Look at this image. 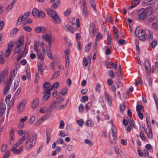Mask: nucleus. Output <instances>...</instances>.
<instances>
[{"instance_id": "1", "label": "nucleus", "mask_w": 158, "mask_h": 158, "mask_svg": "<svg viewBox=\"0 0 158 158\" xmlns=\"http://www.w3.org/2000/svg\"><path fill=\"white\" fill-rule=\"evenodd\" d=\"M59 83L58 82H56L54 83L51 86V88L50 89H44L43 91V93H47V96L46 98H45V97L46 95H45L44 96L43 98V100L44 101H45L48 100L50 97L51 95V93L50 92V91L52 90L53 89H56L58 87H59Z\"/></svg>"}, {"instance_id": "2", "label": "nucleus", "mask_w": 158, "mask_h": 158, "mask_svg": "<svg viewBox=\"0 0 158 158\" xmlns=\"http://www.w3.org/2000/svg\"><path fill=\"white\" fill-rule=\"evenodd\" d=\"M36 135L35 134H33L31 137L29 136V138L26 140L25 142V144H27L29 143H30L29 145L26 147V148L27 150L31 148L36 143Z\"/></svg>"}, {"instance_id": "3", "label": "nucleus", "mask_w": 158, "mask_h": 158, "mask_svg": "<svg viewBox=\"0 0 158 158\" xmlns=\"http://www.w3.org/2000/svg\"><path fill=\"white\" fill-rule=\"evenodd\" d=\"M138 15V18L139 19L141 20H144L146 19L148 16L147 15V12L143 8L137 11Z\"/></svg>"}, {"instance_id": "4", "label": "nucleus", "mask_w": 158, "mask_h": 158, "mask_svg": "<svg viewBox=\"0 0 158 158\" xmlns=\"http://www.w3.org/2000/svg\"><path fill=\"white\" fill-rule=\"evenodd\" d=\"M112 135H110L109 139L110 142L114 144L116 143V140L117 139V136L116 135V130L114 127L112 128Z\"/></svg>"}, {"instance_id": "5", "label": "nucleus", "mask_w": 158, "mask_h": 158, "mask_svg": "<svg viewBox=\"0 0 158 158\" xmlns=\"http://www.w3.org/2000/svg\"><path fill=\"white\" fill-rule=\"evenodd\" d=\"M57 104V101H53L51 103H50L49 107L48 108H47L46 109V112L48 113H50L52 111H53L56 108Z\"/></svg>"}, {"instance_id": "6", "label": "nucleus", "mask_w": 158, "mask_h": 158, "mask_svg": "<svg viewBox=\"0 0 158 158\" xmlns=\"http://www.w3.org/2000/svg\"><path fill=\"white\" fill-rule=\"evenodd\" d=\"M72 25L70 26V27L72 29V31H73H73H75V29L76 28V27H77V30L80 31V22L79 19L78 18H77L76 19V25L74 23H71Z\"/></svg>"}, {"instance_id": "7", "label": "nucleus", "mask_w": 158, "mask_h": 158, "mask_svg": "<svg viewBox=\"0 0 158 158\" xmlns=\"http://www.w3.org/2000/svg\"><path fill=\"white\" fill-rule=\"evenodd\" d=\"M14 46V44L12 42H10L8 45V48L5 51L4 54L5 57L8 56L10 53L11 49Z\"/></svg>"}, {"instance_id": "8", "label": "nucleus", "mask_w": 158, "mask_h": 158, "mask_svg": "<svg viewBox=\"0 0 158 158\" xmlns=\"http://www.w3.org/2000/svg\"><path fill=\"white\" fill-rule=\"evenodd\" d=\"M26 101L24 99L17 106L18 110L19 112H21L23 110L24 108Z\"/></svg>"}, {"instance_id": "9", "label": "nucleus", "mask_w": 158, "mask_h": 158, "mask_svg": "<svg viewBox=\"0 0 158 158\" xmlns=\"http://www.w3.org/2000/svg\"><path fill=\"white\" fill-rule=\"evenodd\" d=\"M11 79H9L6 83V85L4 88L3 93L4 94H6L7 92L9 90L10 87L11 86L12 82Z\"/></svg>"}, {"instance_id": "10", "label": "nucleus", "mask_w": 158, "mask_h": 158, "mask_svg": "<svg viewBox=\"0 0 158 158\" xmlns=\"http://www.w3.org/2000/svg\"><path fill=\"white\" fill-rule=\"evenodd\" d=\"M52 19L53 22L55 23L60 24L61 22V19L60 16L58 15L57 14Z\"/></svg>"}, {"instance_id": "11", "label": "nucleus", "mask_w": 158, "mask_h": 158, "mask_svg": "<svg viewBox=\"0 0 158 158\" xmlns=\"http://www.w3.org/2000/svg\"><path fill=\"white\" fill-rule=\"evenodd\" d=\"M47 14L52 18L57 14L56 12L50 9H46Z\"/></svg>"}, {"instance_id": "12", "label": "nucleus", "mask_w": 158, "mask_h": 158, "mask_svg": "<svg viewBox=\"0 0 158 158\" xmlns=\"http://www.w3.org/2000/svg\"><path fill=\"white\" fill-rule=\"evenodd\" d=\"M145 69L148 73L151 72V64L148 61H145Z\"/></svg>"}, {"instance_id": "13", "label": "nucleus", "mask_w": 158, "mask_h": 158, "mask_svg": "<svg viewBox=\"0 0 158 158\" xmlns=\"http://www.w3.org/2000/svg\"><path fill=\"white\" fill-rule=\"evenodd\" d=\"M35 31L36 33H40V32L45 33L46 32V30L42 26H39L36 27Z\"/></svg>"}, {"instance_id": "14", "label": "nucleus", "mask_w": 158, "mask_h": 158, "mask_svg": "<svg viewBox=\"0 0 158 158\" xmlns=\"http://www.w3.org/2000/svg\"><path fill=\"white\" fill-rule=\"evenodd\" d=\"M42 38L47 42H51L52 37L51 35L45 34L42 35Z\"/></svg>"}, {"instance_id": "15", "label": "nucleus", "mask_w": 158, "mask_h": 158, "mask_svg": "<svg viewBox=\"0 0 158 158\" xmlns=\"http://www.w3.org/2000/svg\"><path fill=\"white\" fill-rule=\"evenodd\" d=\"M19 44H16V46L15 47L14 51V54L19 53V52L20 51L22 48V46L20 45Z\"/></svg>"}, {"instance_id": "16", "label": "nucleus", "mask_w": 158, "mask_h": 158, "mask_svg": "<svg viewBox=\"0 0 158 158\" xmlns=\"http://www.w3.org/2000/svg\"><path fill=\"white\" fill-rule=\"evenodd\" d=\"M105 96L106 98L107 102L108 104L110 106L112 104V102L111 100L110 99L107 92H105Z\"/></svg>"}, {"instance_id": "17", "label": "nucleus", "mask_w": 158, "mask_h": 158, "mask_svg": "<svg viewBox=\"0 0 158 158\" xmlns=\"http://www.w3.org/2000/svg\"><path fill=\"white\" fill-rule=\"evenodd\" d=\"M37 55L38 58L42 62L44 61V57L43 56L41 53L40 51L37 52Z\"/></svg>"}, {"instance_id": "18", "label": "nucleus", "mask_w": 158, "mask_h": 158, "mask_svg": "<svg viewBox=\"0 0 158 158\" xmlns=\"http://www.w3.org/2000/svg\"><path fill=\"white\" fill-rule=\"evenodd\" d=\"M38 99L37 98H36L32 102V104L31 106L32 108H35L37 106L38 104Z\"/></svg>"}, {"instance_id": "19", "label": "nucleus", "mask_w": 158, "mask_h": 158, "mask_svg": "<svg viewBox=\"0 0 158 158\" xmlns=\"http://www.w3.org/2000/svg\"><path fill=\"white\" fill-rule=\"evenodd\" d=\"M133 122H133L130 121L128 122V126L127 127V131H128L130 132L132 127L133 126H134Z\"/></svg>"}, {"instance_id": "20", "label": "nucleus", "mask_w": 158, "mask_h": 158, "mask_svg": "<svg viewBox=\"0 0 158 158\" xmlns=\"http://www.w3.org/2000/svg\"><path fill=\"white\" fill-rule=\"evenodd\" d=\"M23 146H21L20 147L19 149H15L13 151H11L13 152V153L15 154H18L20 153L23 149Z\"/></svg>"}, {"instance_id": "21", "label": "nucleus", "mask_w": 158, "mask_h": 158, "mask_svg": "<svg viewBox=\"0 0 158 158\" xmlns=\"http://www.w3.org/2000/svg\"><path fill=\"white\" fill-rule=\"evenodd\" d=\"M24 40V36H21L20 37L18 40V41L17 42L16 44H19L20 45L22 46V45L23 44V42Z\"/></svg>"}, {"instance_id": "22", "label": "nucleus", "mask_w": 158, "mask_h": 158, "mask_svg": "<svg viewBox=\"0 0 158 158\" xmlns=\"http://www.w3.org/2000/svg\"><path fill=\"white\" fill-rule=\"evenodd\" d=\"M8 70L6 69L2 72L1 74H0L1 76H2V78H3V79L8 76Z\"/></svg>"}, {"instance_id": "23", "label": "nucleus", "mask_w": 158, "mask_h": 158, "mask_svg": "<svg viewBox=\"0 0 158 158\" xmlns=\"http://www.w3.org/2000/svg\"><path fill=\"white\" fill-rule=\"evenodd\" d=\"M148 34H145L144 35H142L139 37V39L142 41L148 38Z\"/></svg>"}, {"instance_id": "24", "label": "nucleus", "mask_w": 158, "mask_h": 158, "mask_svg": "<svg viewBox=\"0 0 158 158\" xmlns=\"http://www.w3.org/2000/svg\"><path fill=\"white\" fill-rule=\"evenodd\" d=\"M157 1V0H147V4L150 5L154 4Z\"/></svg>"}, {"instance_id": "25", "label": "nucleus", "mask_w": 158, "mask_h": 158, "mask_svg": "<svg viewBox=\"0 0 158 158\" xmlns=\"http://www.w3.org/2000/svg\"><path fill=\"white\" fill-rule=\"evenodd\" d=\"M46 49L47 54L48 56L50 59H52V53L50 49L48 47H47V48H46Z\"/></svg>"}, {"instance_id": "26", "label": "nucleus", "mask_w": 158, "mask_h": 158, "mask_svg": "<svg viewBox=\"0 0 158 158\" xmlns=\"http://www.w3.org/2000/svg\"><path fill=\"white\" fill-rule=\"evenodd\" d=\"M137 111L138 112H140L142 110L144 111L143 107L142 106L140 105H137L136 106Z\"/></svg>"}, {"instance_id": "27", "label": "nucleus", "mask_w": 158, "mask_h": 158, "mask_svg": "<svg viewBox=\"0 0 158 158\" xmlns=\"http://www.w3.org/2000/svg\"><path fill=\"white\" fill-rule=\"evenodd\" d=\"M90 4L95 11H96V5L94 0H90Z\"/></svg>"}, {"instance_id": "28", "label": "nucleus", "mask_w": 158, "mask_h": 158, "mask_svg": "<svg viewBox=\"0 0 158 158\" xmlns=\"http://www.w3.org/2000/svg\"><path fill=\"white\" fill-rule=\"evenodd\" d=\"M50 86L51 85L49 82H46L44 83L43 85V87L45 88V89H48L50 87Z\"/></svg>"}, {"instance_id": "29", "label": "nucleus", "mask_w": 158, "mask_h": 158, "mask_svg": "<svg viewBox=\"0 0 158 158\" xmlns=\"http://www.w3.org/2000/svg\"><path fill=\"white\" fill-rule=\"evenodd\" d=\"M147 34L148 35V38L149 41H151L153 40V33L151 32L150 31H149L148 30L147 31Z\"/></svg>"}, {"instance_id": "30", "label": "nucleus", "mask_w": 158, "mask_h": 158, "mask_svg": "<svg viewBox=\"0 0 158 158\" xmlns=\"http://www.w3.org/2000/svg\"><path fill=\"white\" fill-rule=\"evenodd\" d=\"M60 74V73L59 71H56L53 74L52 79V78L54 79L57 77Z\"/></svg>"}, {"instance_id": "31", "label": "nucleus", "mask_w": 158, "mask_h": 158, "mask_svg": "<svg viewBox=\"0 0 158 158\" xmlns=\"http://www.w3.org/2000/svg\"><path fill=\"white\" fill-rule=\"evenodd\" d=\"M157 44V42L156 39H153L152 42L150 43V45L153 48H154Z\"/></svg>"}, {"instance_id": "32", "label": "nucleus", "mask_w": 158, "mask_h": 158, "mask_svg": "<svg viewBox=\"0 0 158 158\" xmlns=\"http://www.w3.org/2000/svg\"><path fill=\"white\" fill-rule=\"evenodd\" d=\"M91 42H90L88 44L86 45L85 47V50L86 52H88L91 48Z\"/></svg>"}, {"instance_id": "33", "label": "nucleus", "mask_w": 158, "mask_h": 158, "mask_svg": "<svg viewBox=\"0 0 158 158\" xmlns=\"http://www.w3.org/2000/svg\"><path fill=\"white\" fill-rule=\"evenodd\" d=\"M40 11L37 9H34L32 12V14L33 16H36L39 14Z\"/></svg>"}, {"instance_id": "34", "label": "nucleus", "mask_w": 158, "mask_h": 158, "mask_svg": "<svg viewBox=\"0 0 158 158\" xmlns=\"http://www.w3.org/2000/svg\"><path fill=\"white\" fill-rule=\"evenodd\" d=\"M145 10H146V11L147 12L148 15V14L149 15L151 14L152 12L153 11L152 8L151 6H148L147 7L146 9Z\"/></svg>"}, {"instance_id": "35", "label": "nucleus", "mask_w": 158, "mask_h": 158, "mask_svg": "<svg viewBox=\"0 0 158 158\" xmlns=\"http://www.w3.org/2000/svg\"><path fill=\"white\" fill-rule=\"evenodd\" d=\"M68 91L67 87H64L60 91V93H61L62 95H64Z\"/></svg>"}, {"instance_id": "36", "label": "nucleus", "mask_w": 158, "mask_h": 158, "mask_svg": "<svg viewBox=\"0 0 158 158\" xmlns=\"http://www.w3.org/2000/svg\"><path fill=\"white\" fill-rule=\"evenodd\" d=\"M87 10V9L86 7H83V13L85 17L88 15Z\"/></svg>"}, {"instance_id": "37", "label": "nucleus", "mask_w": 158, "mask_h": 158, "mask_svg": "<svg viewBox=\"0 0 158 158\" xmlns=\"http://www.w3.org/2000/svg\"><path fill=\"white\" fill-rule=\"evenodd\" d=\"M152 26L154 28L158 30V19L156 20V23H152Z\"/></svg>"}, {"instance_id": "38", "label": "nucleus", "mask_w": 158, "mask_h": 158, "mask_svg": "<svg viewBox=\"0 0 158 158\" xmlns=\"http://www.w3.org/2000/svg\"><path fill=\"white\" fill-rule=\"evenodd\" d=\"M38 67L39 71H40L41 73L43 71L44 68L43 67V65L40 63L38 64Z\"/></svg>"}, {"instance_id": "39", "label": "nucleus", "mask_w": 158, "mask_h": 158, "mask_svg": "<svg viewBox=\"0 0 158 158\" xmlns=\"http://www.w3.org/2000/svg\"><path fill=\"white\" fill-rule=\"evenodd\" d=\"M26 75L28 80L29 81L31 80V74H30V69H27L26 70Z\"/></svg>"}, {"instance_id": "40", "label": "nucleus", "mask_w": 158, "mask_h": 158, "mask_svg": "<svg viewBox=\"0 0 158 158\" xmlns=\"http://www.w3.org/2000/svg\"><path fill=\"white\" fill-rule=\"evenodd\" d=\"M44 117L41 118L37 122L35 123V125L36 126H38L41 123L44 119H45V118H44Z\"/></svg>"}, {"instance_id": "41", "label": "nucleus", "mask_w": 158, "mask_h": 158, "mask_svg": "<svg viewBox=\"0 0 158 158\" xmlns=\"http://www.w3.org/2000/svg\"><path fill=\"white\" fill-rule=\"evenodd\" d=\"M144 132L143 131H141L140 132L139 135L140 138L143 140H145L146 139V137L143 135Z\"/></svg>"}, {"instance_id": "42", "label": "nucleus", "mask_w": 158, "mask_h": 158, "mask_svg": "<svg viewBox=\"0 0 158 158\" xmlns=\"http://www.w3.org/2000/svg\"><path fill=\"white\" fill-rule=\"evenodd\" d=\"M71 12V10L69 8L64 12V15L65 16H68Z\"/></svg>"}, {"instance_id": "43", "label": "nucleus", "mask_w": 158, "mask_h": 158, "mask_svg": "<svg viewBox=\"0 0 158 158\" xmlns=\"http://www.w3.org/2000/svg\"><path fill=\"white\" fill-rule=\"evenodd\" d=\"M23 28L24 30L28 32H31L32 30L31 28L29 26H24Z\"/></svg>"}, {"instance_id": "44", "label": "nucleus", "mask_w": 158, "mask_h": 158, "mask_svg": "<svg viewBox=\"0 0 158 158\" xmlns=\"http://www.w3.org/2000/svg\"><path fill=\"white\" fill-rule=\"evenodd\" d=\"M35 119V117L33 116H32L31 117L30 119L29 120V123L30 124H32L34 122Z\"/></svg>"}, {"instance_id": "45", "label": "nucleus", "mask_w": 158, "mask_h": 158, "mask_svg": "<svg viewBox=\"0 0 158 158\" xmlns=\"http://www.w3.org/2000/svg\"><path fill=\"white\" fill-rule=\"evenodd\" d=\"M7 146L5 144H3L1 147V150L2 152H5L6 150Z\"/></svg>"}, {"instance_id": "46", "label": "nucleus", "mask_w": 158, "mask_h": 158, "mask_svg": "<svg viewBox=\"0 0 158 158\" xmlns=\"http://www.w3.org/2000/svg\"><path fill=\"white\" fill-rule=\"evenodd\" d=\"M77 122L80 127H82V126L83 124V119H81L79 120H77Z\"/></svg>"}, {"instance_id": "47", "label": "nucleus", "mask_w": 158, "mask_h": 158, "mask_svg": "<svg viewBox=\"0 0 158 158\" xmlns=\"http://www.w3.org/2000/svg\"><path fill=\"white\" fill-rule=\"evenodd\" d=\"M109 77H110L114 78V74L112 70H110L108 72Z\"/></svg>"}, {"instance_id": "48", "label": "nucleus", "mask_w": 158, "mask_h": 158, "mask_svg": "<svg viewBox=\"0 0 158 158\" xmlns=\"http://www.w3.org/2000/svg\"><path fill=\"white\" fill-rule=\"evenodd\" d=\"M83 65L85 66H87L88 64L87 59L85 57H84L83 59Z\"/></svg>"}, {"instance_id": "49", "label": "nucleus", "mask_w": 158, "mask_h": 158, "mask_svg": "<svg viewBox=\"0 0 158 158\" xmlns=\"http://www.w3.org/2000/svg\"><path fill=\"white\" fill-rule=\"evenodd\" d=\"M15 71L13 70V71L11 73L10 75V79H11V81L12 80L13 78L15 77Z\"/></svg>"}, {"instance_id": "50", "label": "nucleus", "mask_w": 158, "mask_h": 158, "mask_svg": "<svg viewBox=\"0 0 158 158\" xmlns=\"http://www.w3.org/2000/svg\"><path fill=\"white\" fill-rule=\"evenodd\" d=\"M45 14L42 11H40L39 13L38 16L39 17L43 18L45 17Z\"/></svg>"}, {"instance_id": "51", "label": "nucleus", "mask_w": 158, "mask_h": 158, "mask_svg": "<svg viewBox=\"0 0 158 158\" xmlns=\"http://www.w3.org/2000/svg\"><path fill=\"white\" fill-rule=\"evenodd\" d=\"M0 109H6V106L4 102H1L0 104Z\"/></svg>"}, {"instance_id": "52", "label": "nucleus", "mask_w": 158, "mask_h": 158, "mask_svg": "<svg viewBox=\"0 0 158 158\" xmlns=\"http://www.w3.org/2000/svg\"><path fill=\"white\" fill-rule=\"evenodd\" d=\"M30 15V12H28L24 14H23L22 16L23 17L24 19H27V17L29 16V15Z\"/></svg>"}, {"instance_id": "53", "label": "nucleus", "mask_w": 158, "mask_h": 158, "mask_svg": "<svg viewBox=\"0 0 158 158\" xmlns=\"http://www.w3.org/2000/svg\"><path fill=\"white\" fill-rule=\"evenodd\" d=\"M64 123L63 121L61 120L60 122L59 128L60 129H62L64 128Z\"/></svg>"}, {"instance_id": "54", "label": "nucleus", "mask_w": 158, "mask_h": 158, "mask_svg": "<svg viewBox=\"0 0 158 158\" xmlns=\"http://www.w3.org/2000/svg\"><path fill=\"white\" fill-rule=\"evenodd\" d=\"M125 107L124 106V103H122L120 105V110L121 111L123 112L125 109Z\"/></svg>"}, {"instance_id": "55", "label": "nucleus", "mask_w": 158, "mask_h": 158, "mask_svg": "<svg viewBox=\"0 0 158 158\" xmlns=\"http://www.w3.org/2000/svg\"><path fill=\"white\" fill-rule=\"evenodd\" d=\"M78 109L80 112H81L83 111L84 110V107L82 104H80L78 107Z\"/></svg>"}, {"instance_id": "56", "label": "nucleus", "mask_w": 158, "mask_h": 158, "mask_svg": "<svg viewBox=\"0 0 158 158\" xmlns=\"http://www.w3.org/2000/svg\"><path fill=\"white\" fill-rule=\"evenodd\" d=\"M84 142L85 143L88 144L90 146L92 145V143L91 141L89 140L88 139H85L84 141Z\"/></svg>"}, {"instance_id": "57", "label": "nucleus", "mask_w": 158, "mask_h": 158, "mask_svg": "<svg viewBox=\"0 0 158 158\" xmlns=\"http://www.w3.org/2000/svg\"><path fill=\"white\" fill-rule=\"evenodd\" d=\"M39 73H36L35 74V82H38V81L39 78Z\"/></svg>"}, {"instance_id": "58", "label": "nucleus", "mask_w": 158, "mask_h": 158, "mask_svg": "<svg viewBox=\"0 0 158 158\" xmlns=\"http://www.w3.org/2000/svg\"><path fill=\"white\" fill-rule=\"evenodd\" d=\"M148 135L149 138H152V130L151 128H150L149 129L148 134Z\"/></svg>"}, {"instance_id": "59", "label": "nucleus", "mask_w": 158, "mask_h": 158, "mask_svg": "<svg viewBox=\"0 0 158 158\" xmlns=\"http://www.w3.org/2000/svg\"><path fill=\"white\" fill-rule=\"evenodd\" d=\"M118 36L119 35L117 33L114 34V38L115 40L117 42L118 40Z\"/></svg>"}, {"instance_id": "60", "label": "nucleus", "mask_w": 158, "mask_h": 158, "mask_svg": "<svg viewBox=\"0 0 158 158\" xmlns=\"http://www.w3.org/2000/svg\"><path fill=\"white\" fill-rule=\"evenodd\" d=\"M24 123H22L20 122L18 125V127L19 129H22L23 128Z\"/></svg>"}, {"instance_id": "61", "label": "nucleus", "mask_w": 158, "mask_h": 158, "mask_svg": "<svg viewBox=\"0 0 158 158\" xmlns=\"http://www.w3.org/2000/svg\"><path fill=\"white\" fill-rule=\"evenodd\" d=\"M125 41H126L125 40L123 39H121L119 40H118V41L117 42H118V43L119 44L122 45L123 44L125 43Z\"/></svg>"}, {"instance_id": "62", "label": "nucleus", "mask_w": 158, "mask_h": 158, "mask_svg": "<svg viewBox=\"0 0 158 158\" xmlns=\"http://www.w3.org/2000/svg\"><path fill=\"white\" fill-rule=\"evenodd\" d=\"M5 60L4 58L2 56L0 55V63L1 64H3Z\"/></svg>"}, {"instance_id": "63", "label": "nucleus", "mask_w": 158, "mask_h": 158, "mask_svg": "<svg viewBox=\"0 0 158 158\" xmlns=\"http://www.w3.org/2000/svg\"><path fill=\"white\" fill-rule=\"evenodd\" d=\"M113 83V81L111 79H108L107 81V84L108 85H110L112 84Z\"/></svg>"}, {"instance_id": "64", "label": "nucleus", "mask_w": 158, "mask_h": 158, "mask_svg": "<svg viewBox=\"0 0 158 158\" xmlns=\"http://www.w3.org/2000/svg\"><path fill=\"white\" fill-rule=\"evenodd\" d=\"M10 154V151H7L5 155H4L3 158H7L9 156Z\"/></svg>"}]
</instances>
